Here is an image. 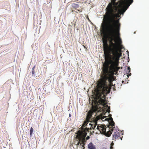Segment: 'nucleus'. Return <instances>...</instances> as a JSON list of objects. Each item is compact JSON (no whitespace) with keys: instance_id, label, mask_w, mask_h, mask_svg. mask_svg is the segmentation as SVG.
I'll return each instance as SVG.
<instances>
[{"instance_id":"1","label":"nucleus","mask_w":149,"mask_h":149,"mask_svg":"<svg viewBox=\"0 0 149 149\" xmlns=\"http://www.w3.org/2000/svg\"><path fill=\"white\" fill-rule=\"evenodd\" d=\"M109 61L105 63L104 61L102 65V73L101 76L102 79L98 83V89L96 91V96L97 99H99L98 102L103 106L104 111L109 113L110 112V107L106 104L108 102L106 99L107 94L110 92V90L113 86L112 81L114 80L113 75L115 73H117L120 68L119 65V61Z\"/></svg>"},{"instance_id":"2","label":"nucleus","mask_w":149,"mask_h":149,"mask_svg":"<svg viewBox=\"0 0 149 149\" xmlns=\"http://www.w3.org/2000/svg\"><path fill=\"white\" fill-rule=\"evenodd\" d=\"M111 32L107 29V37L104 36L102 38L105 63L109 61L112 62V61H116L120 60L122 55L121 50L119 49L117 45L113 42L117 41L119 44H121V40L120 36L118 37L117 35Z\"/></svg>"},{"instance_id":"3","label":"nucleus","mask_w":149,"mask_h":149,"mask_svg":"<svg viewBox=\"0 0 149 149\" xmlns=\"http://www.w3.org/2000/svg\"><path fill=\"white\" fill-rule=\"evenodd\" d=\"M133 2V0L129 1L128 0H122L121 1L116 2L115 0H112L107 6L106 9V12L104 17H110L111 19L117 18L120 17L122 13L118 11V8H121L127 5L129 7Z\"/></svg>"},{"instance_id":"4","label":"nucleus","mask_w":149,"mask_h":149,"mask_svg":"<svg viewBox=\"0 0 149 149\" xmlns=\"http://www.w3.org/2000/svg\"><path fill=\"white\" fill-rule=\"evenodd\" d=\"M88 123V121H86L82 124L81 127L79 128L80 130L78 131L75 134L76 138L77 141V145L78 146L79 144L83 147H84L86 142L85 141V137L87 134V132H89L90 128H84Z\"/></svg>"},{"instance_id":"5","label":"nucleus","mask_w":149,"mask_h":149,"mask_svg":"<svg viewBox=\"0 0 149 149\" xmlns=\"http://www.w3.org/2000/svg\"><path fill=\"white\" fill-rule=\"evenodd\" d=\"M116 19L104 17L103 20L106 23H108L107 29L111 31L112 33H114L119 37L120 36V24L119 22V19Z\"/></svg>"},{"instance_id":"6","label":"nucleus","mask_w":149,"mask_h":149,"mask_svg":"<svg viewBox=\"0 0 149 149\" xmlns=\"http://www.w3.org/2000/svg\"><path fill=\"white\" fill-rule=\"evenodd\" d=\"M106 126L103 125H100V126L98 125L96 129L98 130L101 134H106V135L107 136H110L111 133V132H108L107 133L106 132Z\"/></svg>"},{"instance_id":"7","label":"nucleus","mask_w":149,"mask_h":149,"mask_svg":"<svg viewBox=\"0 0 149 149\" xmlns=\"http://www.w3.org/2000/svg\"><path fill=\"white\" fill-rule=\"evenodd\" d=\"M109 118H107L105 120L108 121L109 125L108 127L110 129L111 127H112L113 126H114L115 123L113 120L112 118L111 117V115L109 114Z\"/></svg>"},{"instance_id":"8","label":"nucleus","mask_w":149,"mask_h":149,"mask_svg":"<svg viewBox=\"0 0 149 149\" xmlns=\"http://www.w3.org/2000/svg\"><path fill=\"white\" fill-rule=\"evenodd\" d=\"M121 132H114V134L113 135V140H116V139H120L122 140V138L120 137Z\"/></svg>"},{"instance_id":"9","label":"nucleus","mask_w":149,"mask_h":149,"mask_svg":"<svg viewBox=\"0 0 149 149\" xmlns=\"http://www.w3.org/2000/svg\"><path fill=\"white\" fill-rule=\"evenodd\" d=\"M128 8L127 5H126L122 8H118V10L120 13H122L121 14H123Z\"/></svg>"},{"instance_id":"10","label":"nucleus","mask_w":149,"mask_h":149,"mask_svg":"<svg viewBox=\"0 0 149 149\" xmlns=\"http://www.w3.org/2000/svg\"><path fill=\"white\" fill-rule=\"evenodd\" d=\"M97 120L95 121L94 122H92V123H89V125H91V127L90 128V129H94L96 127V126L97 125Z\"/></svg>"},{"instance_id":"11","label":"nucleus","mask_w":149,"mask_h":149,"mask_svg":"<svg viewBox=\"0 0 149 149\" xmlns=\"http://www.w3.org/2000/svg\"><path fill=\"white\" fill-rule=\"evenodd\" d=\"M88 148L89 149H96L95 146L92 142H91L88 144Z\"/></svg>"},{"instance_id":"12","label":"nucleus","mask_w":149,"mask_h":149,"mask_svg":"<svg viewBox=\"0 0 149 149\" xmlns=\"http://www.w3.org/2000/svg\"><path fill=\"white\" fill-rule=\"evenodd\" d=\"M93 112L91 111H89L88 113V115L87 116V118L88 120H89L92 116L93 114Z\"/></svg>"},{"instance_id":"13","label":"nucleus","mask_w":149,"mask_h":149,"mask_svg":"<svg viewBox=\"0 0 149 149\" xmlns=\"http://www.w3.org/2000/svg\"><path fill=\"white\" fill-rule=\"evenodd\" d=\"M130 67H127V69L126 70V72L127 74V75L128 77H129V76L131 75V73H130Z\"/></svg>"},{"instance_id":"14","label":"nucleus","mask_w":149,"mask_h":149,"mask_svg":"<svg viewBox=\"0 0 149 149\" xmlns=\"http://www.w3.org/2000/svg\"><path fill=\"white\" fill-rule=\"evenodd\" d=\"M33 132V128L32 127H31L30 128V134L31 136H32Z\"/></svg>"},{"instance_id":"15","label":"nucleus","mask_w":149,"mask_h":149,"mask_svg":"<svg viewBox=\"0 0 149 149\" xmlns=\"http://www.w3.org/2000/svg\"><path fill=\"white\" fill-rule=\"evenodd\" d=\"M102 28H103V32L104 33L105 32V26L104 25H103L102 26Z\"/></svg>"},{"instance_id":"16","label":"nucleus","mask_w":149,"mask_h":149,"mask_svg":"<svg viewBox=\"0 0 149 149\" xmlns=\"http://www.w3.org/2000/svg\"><path fill=\"white\" fill-rule=\"evenodd\" d=\"M35 73V72L33 70L32 71V75H34V74Z\"/></svg>"},{"instance_id":"17","label":"nucleus","mask_w":149,"mask_h":149,"mask_svg":"<svg viewBox=\"0 0 149 149\" xmlns=\"http://www.w3.org/2000/svg\"><path fill=\"white\" fill-rule=\"evenodd\" d=\"M90 139V137L89 136H87L86 138V140L89 139Z\"/></svg>"},{"instance_id":"18","label":"nucleus","mask_w":149,"mask_h":149,"mask_svg":"<svg viewBox=\"0 0 149 149\" xmlns=\"http://www.w3.org/2000/svg\"><path fill=\"white\" fill-rule=\"evenodd\" d=\"M86 18L87 19H88V21L89 22H90L91 21L90 20V19H89V18H88V16H87V17H86Z\"/></svg>"},{"instance_id":"19","label":"nucleus","mask_w":149,"mask_h":149,"mask_svg":"<svg viewBox=\"0 0 149 149\" xmlns=\"http://www.w3.org/2000/svg\"><path fill=\"white\" fill-rule=\"evenodd\" d=\"M101 117V119H102V120L103 119H104V118L105 117H106V116H104V117H102V116H100Z\"/></svg>"},{"instance_id":"20","label":"nucleus","mask_w":149,"mask_h":149,"mask_svg":"<svg viewBox=\"0 0 149 149\" xmlns=\"http://www.w3.org/2000/svg\"><path fill=\"white\" fill-rule=\"evenodd\" d=\"M72 5H75L76 6V7H77L78 6V5H77V4H73Z\"/></svg>"},{"instance_id":"21","label":"nucleus","mask_w":149,"mask_h":149,"mask_svg":"<svg viewBox=\"0 0 149 149\" xmlns=\"http://www.w3.org/2000/svg\"><path fill=\"white\" fill-rule=\"evenodd\" d=\"M77 10L79 12H81L82 11V10L81 9L80 10Z\"/></svg>"},{"instance_id":"22","label":"nucleus","mask_w":149,"mask_h":149,"mask_svg":"<svg viewBox=\"0 0 149 149\" xmlns=\"http://www.w3.org/2000/svg\"><path fill=\"white\" fill-rule=\"evenodd\" d=\"M34 67H33V68H32V70H33L34 68Z\"/></svg>"},{"instance_id":"23","label":"nucleus","mask_w":149,"mask_h":149,"mask_svg":"<svg viewBox=\"0 0 149 149\" xmlns=\"http://www.w3.org/2000/svg\"><path fill=\"white\" fill-rule=\"evenodd\" d=\"M69 116H70H70H71V115L70 114H69Z\"/></svg>"}]
</instances>
